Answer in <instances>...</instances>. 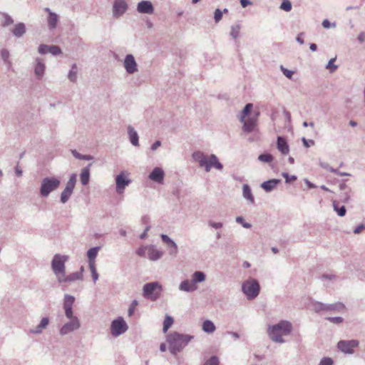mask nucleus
<instances>
[{"instance_id": "44", "label": "nucleus", "mask_w": 365, "mask_h": 365, "mask_svg": "<svg viewBox=\"0 0 365 365\" xmlns=\"http://www.w3.org/2000/svg\"><path fill=\"white\" fill-rule=\"evenodd\" d=\"M336 58H331L326 66V68L329 69L330 73L334 72L338 68V66L334 64Z\"/></svg>"}, {"instance_id": "62", "label": "nucleus", "mask_w": 365, "mask_h": 365, "mask_svg": "<svg viewBox=\"0 0 365 365\" xmlns=\"http://www.w3.org/2000/svg\"><path fill=\"white\" fill-rule=\"evenodd\" d=\"M365 229V224H360L358 225L354 230V234H359L361 232L362 230Z\"/></svg>"}, {"instance_id": "43", "label": "nucleus", "mask_w": 365, "mask_h": 365, "mask_svg": "<svg viewBox=\"0 0 365 365\" xmlns=\"http://www.w3.org/2000/svg\"><path fill=\"white\" fill-rule=\"evenodd\" d=\"M4 21L1 24L2 26L6 27L14 23L13 19L7 14H3Z\"/></svg>"}, {"instance_id": "15", "label": "nucleus", "mask_w": 365, "mask_h": 365, "mask_svg": "<svg viewBox=\"0 0 365 365\" xmlns=\"http://www.w3.org/2000/svg\"><path fill=\"white\" fill-rule=\"evenodd\" d=\"M123 66L126 72L129 74H133L138 71V65L132 54H128L125 56Z\"/></svg>"}, {"instance_id": "45", "label": "nucleus", "mask_w": 365, "mask_h": 365, "mask_svg": "<svg viewBox=\"0 0 365 365\" xmlns=\"http://www.w3.org/2000/svg\"><path fill=\"white\" fill-rule=\"evenodd\" d=\"M88 265H89V268H90V270L91 272L93 281L94 283H96L98 279V274L96 268V264H88Z\"/></svg>"}, {"instance_id": "3", "label": "nucleus", "mask_w": 365, "mask_h": 365, "mask_svg": "<svg viewBox=\"0 0 365 365\" xmlns=\"http://www.w3.org/2000/svg\"><path fill=\"white\" fill-rule=\"evenodd\" d=\"M192 158L199 163L200 168H204L206 172H210L212 167L220 170L223 168L222 164L214 154H211L209 158H207L204 153L195 151L192 153Z\"/></svg>"}, {"instance_id": "48", "label": "nucleus", "mask_w": 365, "mask_h": 365, "mask_svg": "<svg viewBox=\"0 0 365 365\" xmlns=\"http://www.w3.org/2000/svg\"><path fill=\"white\" fill-rule=\"evenodd\" d=\"M326 319L336 324H340L344 322V319L341 317H327Z\"/></svg>"}, {"instance_id": "27", "label": "nucleus", "mask_w": 365, "mask_h": 365, "mask_svg": "<svg viewBox=\"0 0 365 365\" xmlns=\"http://www.w3.org/2000/svg\"><path fill=\"white\" fill-rule=\"evenodd\" d=\"M49 324L48 317H43L38 325L34 329H31L30 332L35 334H41L43 330L46 329Z\"/></svg>"}, {"instance_id": "63", "label": "nucleus", "mask_w": 365, "mask_h": 365, "mask_svg": "<svg viewBox=\"0 0 365 365\" xmlns=\"http://www.w3.org/2000/svg\"><path fill=\"white\" fill-rule=\"evenodd\" d=\"M76 180H77V175L76 173H73L72 175H71L68 182L70 184H73V185H76Z\"/></svg>"}, {"instance_id": "22", "label": "nucleus", "mask_w": 365, "mask_h": 365, "mask_svg": "<svg viewBox=\"0 0 365 365\" xmlns=\"http://www.w3.org/2000/svg\"><path fill=\"white\" fill-rule=\"evenodd\" d=\"M163 256V252L158 250L155 245H149L147 257L151 261H157Z\"/></svg>"}, {"instance_id": "57", "label": "nucleus", "mask_w": 365, "mask_h": 365, "mask_svg": "<svg viewBox=\"0 0 365 365\" xmlns=\"http://www.w3.org/2000/svg\"><path fill=\"white\" fill-rule=\"evenodd\" d=\"M333 360L329 357H324L319 362V365H333Z\"/></svg>"}, {"instance_id": "14", "label": "nucleus", "mask_w": 365, "mask_h": 365, "mask_svg": "<svg viewBox=\"0 0 365 365\" xmlns=\"http://www.w3.org/2000/svg\"><path fill=\"white\" fill-rule=\"evenodd\" d=\"M128 4L125 0H115L113 5V16L118 19L125 13Z\"/></svg>"}, {"instance_id": "2", "label": "nucleus", "mask_w": 365, "mask_h": 365, "mask_svg": "<svg viewBox=\"0 0 365 365\" xmlns=\"http://www.w3.org/2000/svg\"><path fill=\"white\" fill-rule=\"evenodd\" d=\"M193 336L189 334L173 332L167 336V341L169 344V350L173 355L180 352L193 339Z\"/></svg>"}, {"instance_id": "32", "label": "nucleus", "mask_w": 365, "mask_h": 365, "mask_svg": "<svg viewBox=\"0 0 365 365\" xmlns=\"http://www.w3.org/2000/svg\"><path fill=\"white\" fill-rule=\"evenodd\" d=\"M100 250L99 247H94L89 249L87 252V257L88 259V264H95V259Z\"/></svg>"}, {"instance_id": "21", "label": "nucleus", "mask_w": 365, "mask_h": 365, "mask_svg": "<svg viewBox=\"0 0 365 365\" xmlns=\"http://www.w3.org/2000/svg\"><path fill=\"white\" fill-rule=\"evenodd\" d=\"M83 275L81 274V272H73L68 274V276H66V273L64 274H61L58 277V282H72L77 280H82Z\"/></svg>"}, {"instance_id": "10", "label": "nucleus", "mask_w": 365, "mask_h": 365, "mask_svg": "<svg viewBox=\"0 0 365 365\" xmlns=\"http://www.w3.org/2000/svg\"><path fill=\"white\" fill-rule=\"evenodd\" d=\"M359 341L356 339L351 340H340L337 343V348L341 352L348 354L354 353V349L358 347Z\"/></svg>"}, {"instance_id": "11", "label": "nucleus", "mask_w": 365, "mask_h": 365, "mask_svg": "<svg viewBox=\"0 0 365 365\" xmlns=\"http://www.w3.org/2000/svg\"><path fill=\"white\" fill-rule=\"evenodd\" d=\"M81 327V323L78 318L70 319L69 322L64 324L59 329V334L61 336H65L73 331L78 329Z\"/></svg>"}, {"instance_id": "26", "label": "nucleus", "mask_w": 365, "mask_h": 365, "mask_svg": "<svg viewBox=\"0 0 365 365\" xmlns=\"http://www.w3.org/2000/svg\"><path fill=\"white\" fill-rule=\"evenodd\" d=\"M280 182V180L278 179H272L267 181H264L261 184V187L266 192H271L274 190L277 185Z\"/></svg>"}, {"instance_id": "33", "label": "nucleus", "mask_w": 365, "mask_h": 365, "mask_svg": "<svg viewBox=\"0 0 365 365\" xmlns=\"http://www.w3.org/2000/svg\"><path fill=\"white\" fill-rule=\"evenodd\" d=\"M206 279L205 274L202 271H195L192 274V280L194 282L195 285H197L198 283L203 282Z\"/></svg>"}, {"instance_id": "8", "label": "nucleus", "mask_w": 365, "mask_h": 365, "mask_svg": "<svg viewBox=\"0 0 365 365\" xmlns=\"http://www.w3.org/2000/svg\"><path fill=\"white\" fill-rule=\"evenodd\" d=\"M68 256L59 254L55 255L53 257L51 261V268L58 280V277L61 276V274H64L66 273L65 262L68 260Z\"/></svg>"}, {"instance_id": "60", "label": "nucleus", "mask_w": 365, "mask_h": 365, "mask_svg": "<svg viewBox=\"0 0 365 365\" xmlns=\"http://www.w3.org/2000/svg\"><path fill=\"white\" fill-rule=\"evenodd\" d=\"M302 141L303 143V145L306 148H309L311 145H314V141L313 140H307L305 138H302Z\"/></svg>"}, {"instance_id": "51", "label": "nucleus", "mask_w": 365, "mask_h": 365, "mask_svg": "<svg viewBox=\"0 0 365 365\" xmlns=\"http://www.w3.org/2000/svg\"><path fill=\"white\" fill-rule=\"evenodd\" d=\"M138 305V302L136 299H134L128 310V313L129 316H132L135 312V307Z\"/></svg>"}, {"instance_id": "25", "label": "nucleus", "mask_w": 365, "mask_h": 365, "mask_svg": "<svg viewBox=\"0 0 365 365\" xmlns=\"http://www.w3.org/2000/svg\"><path fill=\"white\" fill-rule=\"evenodd\" d=\"M92 164H88L86 167L81 170L80 173V180L83 185H87L90 180V169Z\"/></svg>"}, {"instance_id": "19", "label": "nucleus", "mask_w": 365, "mask_h": 365, "mask_svg": "<svg viewBox=\"0 0 365 365\" xmlns=\"http://www.w3.org/2000/svg\"><path fill=\"white\" fill-rule=\"evenodd\" d=\"M137 11L140 14H152L154 11V8L150 1H141L138 4Z\"/></svg>"}, {"instance_id": "5", "label": "nucleus", "mask_w": 365, "mask_h": 365, "mask_svg": "<svg viewBox=\"0 0 365 365\" xmlns=\"http://www.w3.org/2000/svg\"><path fill=\"white\" fill-rule=\"evenodd\" d=\"M312 307L316 313L325 312H344L346 310L345 305L340 302L334 304H324L314 301L312 302Z\"/></svg>"}, {"instance_id": "41", "label": "nucleus", "mask_w": 365, "mask_h": 365, "mask_svg": "<svg viewBox=\"0 0 365 365\" xmlns=\"http://www.w3.org/2000/svg\"><path fill=\"white\" fill-rule=\"evenodd\" d=\"M258 160L264 163H270L273 160V156L269 153H263L258 156Z\"/></svg>"}, {"instance_id": "12", "label": "nucleus", "mask_w": 365, "mask_h": 365, "mask_svg": "<svg viewBox=\"0 0 365 365\" xmlns=\"http://www.w3.org/2000/svg\"><path fill=\"white\" fill-rule=\"evenodd\" d=\"M131 180L127 178L124 171H122L115 177L116 191L118 193H122L125 187L129 185Z\"/></svg>"}, {"instance_id": "24", "label": "nucleus", "mask_w": 365, "mask_h": 365, "mask_svg": "<svg viewBox=\"0 0 365 365\" xmlns=\"http://www.w3.org/2000/svg\"><path fill=\"white\" fill-rule=\"evenodd\" d=\"M277 148L283 155H287L289 152V145L286 139L282 136L277 137Z\"/></svg>"}, {"instance_id": "59", "label": "nucleus", "mask_w": 365, "mask_h": 365, "mask_svg": "<svg viewBox=\"0 0 365 365\" xmlns=\"http://www.w3.org/2000/svg\"><path fill=\"white\" fill-rule=\"evenodd\" d=\"M320 166L322 168H323L324 169L331 172V173H334L336 172V169L333 168L332 167H331L328 163H320Z\"/></svg>"}, {"instance_id": "42", "label": "nucleus", "mask_w": 365, "mask_h": 365, "mask_svg": "<svg viewBox=\"0 0 365 365\" xmlns=\"http://www.w3.org/2000/svg\"><path fill=\"white\" fill-rule=\"evenodd\" d=\"M279 8L284 11H290L292 10V4L289 0H283Z\"/></svg>"}, {"instance_id": "18", "label": "nucleus", "mask_w": 365, "mask_h": 365, "mask_svg": "<svg viewBox=\"0 0 365 365\" xmlns=\"http://www.w3.org/2000/svg\"><path fill=\"white\" fill-rule=\"evenodd\" d=\"M44 11L48 13L47 23L48 27L50 30H53L56 28L59 17L58 16L53 12L49 8H45Z\"/></svg>"}, {"instance_id": "52", "label": "nucleus", "mask_w": 365, "mask_h": 365, "mask_svg": "<svg viewBox=\"0 0 365 365\" xmlns=\"http://www.w3.org/2000/svg\"><path fill=\"white\" fill-rule=\"evenodd\" d=\"M280 69H281L282 72L283 73V74L287 78H289V79H292V76L294 74V71L287 69L283 66H280Z\"/></svg>"}, {"instance_id": "23", "label": "nucleus", "mask_w": 365, "mask_h": 365, "mask_svg": "<svg viewBox=\"0 0 365 365\" xmlns=\"http://www.w3.org/2000/svg\"><path fill=\"white\" fill-rule=\"evenodd\" d=\"M197 286L195 285L194 282H192V279H185L180 282L179 285V289L182 292H192L197 289Z\"/></svg>"}, {"instance_id": "16", "label": "nucleus", "mask_w": 365, "mask_h": 365, "mask_svg": "<svg viewBox=\"0 0 365 365\" xmlns=\"http://www.w3.org/2000/svg\"><path fill=\"white\" fill-rule=\"evenodd\" d=\"M162 241L169 247V255L172 257H176L178 252V247L176 243L167 235H160Z\"/></svg>"}, {"instance_id": "49", "label": "nucleus", "mask_w": 365, "mask_h": 365, "mask_svg": "<svg viewBox=\"0 0 365 365\" xmlns=\"http://www.w3.org/2000/svg\"><path fill=\"white\" fill-rule=\"evenodd\" d=\"M236 222L242 225L243 227L246 229H250L252 227V225L249 222H245L244 221V218L242 216H238L236 217Z\"/></svg>"}, {"instance_id": "35", "label": "nucleus", "mask_w": 365, "mask_h": 365, "mask_svg": "<svg viewBox=\"0 0 365 365\" xmlns=\"http://www.w3.org/2000/svg\"><path fill=\"white\" fill-rule=\"evenodd\" d=\"M332 205L334 210L336 212L339 217H344L346 215V210L345 206H339V203L336 200H332Z\"/></svg>"}, {"instance_id": "58", "label": "nucleus", "mask_w": 365, "mask_h": 365, "mask_svg": "<svg viewBox=\"0 0 365 365\" xmlns=\"http://www.w3.org/2000/svg\"><path fill=\"white\" fill-rule=\"evenodd\" d=\"M1 58L5 61V62H8V59L9 58V52L8 50L6 49H2L1 51Z\"/></svg>"}, {"instance_id": "53", "label": "nucleus", "mask_w": 365, "mask_h": 365, "mask_svg": "<svg viewBox=\"0 0 365 365\" xmlns=\"http://www.w3.org/2000/svg\"><path fill=\"white\" fill-rule=\"evenodd\" d=\"M204 365H219V360L216 356H211Z\"/></svg>"}, {"instance_id": "64", "label": "nucleus", "mask_w": 365, "mask_h": 365, "mask_svg": "<svg viewBox=\"0 0 365 365\" xmlns=\"http://www.w3.org/2000/svg\"><path fill=\"white\" fill-rule=\"evenodd\" d=\"M76 180H77V175L76 173H73L72 175H71L68 182L70 184H73V185H76Z\"/></svg>"}, {"instance_id": "31", "label": "nucleus", "mask_w": 365, "mask_h": 365, "mask_svg": "<svg viewBox=\"0 0 365 365\" xmlns=\"http://www.w3.org/2000/svg\"><path fill=\"white\" fill-rule=\"evenodd\" d=\"M253 108V104L251 103H247L244 107L243 110L241 111L239 120L240 122H244L245 119L251 113V111Z\"/></svg>"}, {"instance_id": "29", "label": "nucleus", "mask_w": 365, "mask_h": 365, "mask_svg": "<svg viewBox=\"0 0 365 365\" xmlns=\"http://www.w3.org/2000/svg\"><path fill=\"white\" fill-rule=\"evenodd\" d=\"M242 195L250 203H255V198L252 195L251 188L247 184H245L242 187Z\"/></svg>"}, {"instance_id": "17", "label": "nucleus", "mask_w": 365, "mask_h": 365, "mask_svg": "<svg viewBox=\"0 0 365 365\" xmlns=\"http://www.w3.org/2000/svg\"><path fill=\"white\" fill-rule=\"evenodd\" d=\"M165 177V173L161 168L155 167L149 174L148 178L150 180L159 184H163Z\"/></svg>"}, {"instance_id": "34", "label": "nucleus", "mask_w": 365, "mask_h": 365, "mask_svg": "<svg viewBox=\"0 0 365 365\" xmlns=\"http://www.w3.org/2000/svg\"><path fill=\"white\" fill-rule=\"evenodd\" d=\"M216 327L214 323L210 320H205L202 323V330L206 333H212L215 331Z\"/></svg>"}, {"instance_id": "38", "label": "nucleus", "mask_w": 365, "mask_h": 365, "mask_svg": "<svg viewBox=\"0 0 365 365\" xmlns=\"http://www.w3.org/2000/svg\"><path fill=\"white\" fill-rule=\"evenodd\" d=\"M75 302V297L70 294L64 295L63 308L73 307V304Z\"/></svg>"}, {"instance_id": "47", "label": "nucleus", "mask_w": 365, "mask_h": 365, "mask_svg": "<svg viewBox=\"0 0 365 365\" xmlns=\"http://www.w3.org/2000/svg\"><path fill=\"white\" fill-rule=\"evenodd\" d=\"M49 53H51L53 56H57L61 53V49L59 46L51 45L49 46Z\"/></svg>"}, {"instance_id": "7", "label": "nucleus", "mask_w": 365, "mask_h": 365, "mask_svg": "<svg viewBox=\"0 0 365 365\" xmlns=\"http://www.w3.org/2000/svg\"><path fill=\"white\" fill-rule=\"evenodd\" d=\"M242 291L247 299L252 300L255 299L259 294V284L257 279L254 278H250L242 283Z\"/></svg>"}, {"instance_id": "28", "label": "nucleus", "mask_w": 365, "mask_h": 365, "mask_svg": "<svg viewBox=\"0 0 365 365\" xmlns=\"http://www.w3.org/2000/svg\"><path fill=\"white\" fill-rule=\"evenodd\" d=\"M128 134L129 139H130V141L132 143V145L134 146H138L139 145L138 135L137 132L135 130V129L133 128V127H132L131 125L128 126Z\"/></svg>"}, {"instance_id": "6", "label": "nucleus", "mask_w": 365, "mask_h": 365, "mask_svg": "<svg viewBox=\"0 0 365 365\" xmlns=\"http://www.w3.org/2000/svg\"><path fill=\"white\" fill-rule=\"evenodd\" d=\"M61 185V181L56 177H46L42 179L39 192L41 197H47L51 192L56 190Z\"/></svg>"}, {"instance_id": "1", "label": "nucleus", "mask_w": 365, "mask_h": 365, "mask_svg": "<svg viewBox=\"0 0 365 365\" xmlns=\"http://www.w3.org/2000/svg\"><path fill=\"white\" fill-rule=\"evenodd\" d=\"M292 331V324L287 320H281L279 323L270 325L267 328V334L270 339L276 343H284L283 336H287Z\"/></svg>"}, {"instance_id": "9", "label": "nucleus", "mask_w": 365, "mask_h": 365, "mask_svg": "<svg viewBox=\"0 0 365 365\" xmlns=\"http://www.w3.org/2000/svg\"><path fill=\"white\" fill-rule=\"evenodd\" d=\"M128 329V327L122 317H118L111 322L110 332L113 336H118L123 334Z\"/></svg>"}, {"instance_id": "30", "label": "nucleus", "mask_w": 365, "mask_h": 365, "mask_svg": "<svg viewBox=\"0 0 365 365\" xmlns=\"http://www.w3.org/2000/svg\"><path fill=\"white\" fill-rule=\"evenodd\" d=\"M14 36L20 38L26 33V26L24 23H18L12 31Z\"/></svg>"}, {"instance_id": "36", "label": "nucleus", "mask_w": 365, "mask_h": 365, "mask_svg": "<svg viewBox=\"0 0 365 365\" xmlns=\"http://www.w3.org/2000/svg\"><path fill=\"white\" fill-rule=\"evenodd\" d=\"M78 68L76 63L71 66V68L68 74V78L73 83L77 81Z\"/></svg>"}, {"instance_id": "54", "label": "nucleus", "mask_w": 365, "mask_h": 365, "mask_svg": "<svg viewBox=\"0 0 365 365\" xmlns=\"http://www.w3.org/2000/svg\"><path fill=\"white\" fill-rule=\"evenodd\" d=\"M223 12L220 9H216L214 13V19L216 23H218L222 18Z\"/></svg>"}, {"instance_id": "13", "label": "nucleus", "mask_w": 365, "mask_h": 365, "mask_svg": "<svg viewBox=\"0 0 365 365\" xmlns=\"http://www.w3.org/2000/svg\"><path fill=\"white\" fill-rule=\"evenodd\" d=\"M259 115V112L257 111L254 115L250 116L247 119L245 118L244 122H241L243 123L242 130L244 132L250 133L255 130Z\"/></svg>"}, {"instance_id": "37", "label": "nucleus", "mask_w": 365, "mask_h": 365, "mask_svg": "<svg viewBox=\"0 0 365 365\" xmlns=\"http://www.w3.org/2000/svg\"><path fill=\"white\" fill-rule=\"evenodd\" d=\"M174 322V319L172 317L169 315H166L163 322V331L164 333H166L168 330L170 328Z\"/></svg>"}, {"instance_id": "55", "label": "nucleus", "mask_w": 365, "mask_h": 365, "mask_svg": "<svg viewBox=\"0 0 365 365\" xmlns=\"http://www.w3.org/2000/svg\"><path fill=\"white\" fill-rule=\"evenodd\" d=\"M282 175L284 178L286 183L294 181L297 178L296 175H289L287 173H282Z\"/></svg>"}, {"instance_id": "40", "label": "nucleus", "mask_w": 365, "mask_h": 365, "mask_svg": "<svg viewBox=\"0 0 365 365\" xmlns=\"http://www.w3.org/2000/svg\"><path fill=\"white\" fill-rule=\"evenodd\" d=\"M240 29H241V25L237 23L235 25H232L231 26V31H230V36L233 38H238L239 35H240Z\"/></svg>"}, {"instance_id": "61", "label": "nucleus", "mask_w": 365, "mask_h": 365, "mask_svg": "<svg viewBox=\"0 0 365 365\" xmlns=\"http://www.w3.org/2000/svg\"><path fill=\"white\" fill-rule=\"evenodd\" d=\"M209 225L215 229H220L222 227L223 224L222 222H215L213 221H209Z\"/></svg>"}, {"instance_id": "46", "label": "nucleus", "mask_w": 365, "mask_h": 365, "mask_svg": "<svg viewBox=\"0 0 365 365\" xmlns=\"http://www.w3.org/2000/svg\"><path fill=\"white\" fill-rule=\"evenodd\" d=\"M148 246H141L136 250V254L140 257H147Z\"/></svg>"}, {"instance_id": "50", "label": "nucleus", "mask_w": 365, "mask_h": 365, "mask_svg": "<svg viewBox=\"0 0 365 365\" xmlns=\"http://www.w3.org/2000/svg\"><path fill=\"white\" fill-rule=\"evenodd\" d=\"M65 311V315L68 319H73L74 318H78L77 317L73 315V307L63 308Z\"/></svg>"}, {"instance_id": "4", "label": "nucleus", "mask_w": 365, "mask_h": 365, "mask_svg": "<svg viewBox=\"0 0 365 365\" xmlns=\"http://www.w3.org/2000/svg\"><path fill=\"white\" fill-rule=\"evenodd\" d=\"M162 291L163 286L160 282H148L143 285V296L147 299L155 302L160 298Z\"/></svg>"}, {"instance_id": "20", "label": "nucleus", "mask_w": 365, "mask_h": 365, "mask_svg": "<svg viewBox=\"0 0 365 365\" xmlns=\"http://www.w3.org/2000/svg\"><path fill=\"white\" fill-rule=\"evenodd\" d=\"M36 64L34 66V74L38 80L41 79L43 77L46 66L42 58H36Z\"/></svg>"}, {"instance_id": "39", "label": "nucleus", "mask_w": 365, "mask_h": 365, "mask_svg": "<svg viewBox=\"0 0 365 365\" xmlns=\"http://www.w3.org/2000/svg\"><path fill=\"white\" fill-rule=\"evenodd\" d=\"M73 191L66 188L62 191L61 194V202L63 204L68 202L70 197L71 196Z\"/></svg>"}, {"instance_id": "56", "label": "nucleus", "mask_w": 365, "mask_h": 365, "mask_svg": "<svg viewBox=\"0 0 365 365\" xmlns=\"http://www.w3.org/2000/svg\"><path fill=\"white\" fill-rule=\"evenodd\" d=\"M49 46L48 45H46V44H41L39 46H38V51L39 53L41 54H46L47 53H49Z\"/></svg>"}]
</instances>
